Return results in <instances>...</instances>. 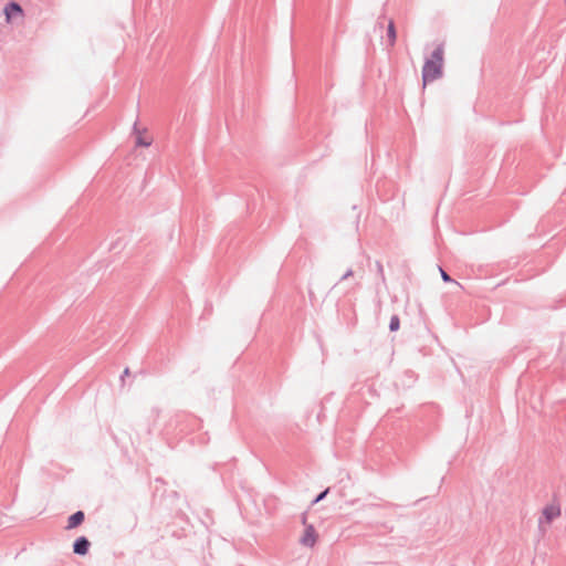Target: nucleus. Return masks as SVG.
<instances>
[{
    "instance_id": "nucleus-1",
    "label": "nucleus",
    "mask_w": 566,
    "mask_h": 566,
    "mask_svg": "<svg viewBox=\"0 0 566 566\" xmlns=\"http://www.w3.org/2000/svg\"><path fill=\"white\" fill-rule=\"evenodd\" d=\"M444 50L438 45L422 67V86L442 76Z\"/></svg>"
},
{
    "instance_id": "nucleus-2",
    "label": "nucleus",
    "mask_w": 566,
    "mask_h": 566,
    "mask_svg": "<svg viewBox=\"0 0 566 566\" xmlns=\"http://www.w3.org/2000/svg\"><path fill=\"white\" fill-rule=\"evenodd\" d=\"M562 509L560 503L557 500H553L551 503L546 504L542 510V517L539 520V524L549 525L554 520L560 516Z\"/></svg>"
},
{
    "instance_id": "nucleus-3",
    "label": "nucleus",
    "mask_w": 566,
    "mask_h": 566,
    "mask_svg": "<svg viewBox=\"0 0 566 566\" xmlns=\"http://www.w3.org/2000/svg\"><path fill=\"white\" fill-rule=\"evenodd\" d=\"M303 524L305 528L300 538V542L303 546L314 547L318 541V533L313 525L306 524L305 517L303 518Z\"/></svg>"
},
{
    "instance_id": "nucleus-4",
    "label": "nucleus",
    "mask_w": 566,
    "mask_h": 566,
    "mask_svg": "<svg viewBox=\"0 0 566 566\" xmlns=\"http://www.w3.org/2000/svg\"><path fill=\"white\" fill-rule=\"evenodd\" d=\"M136 135V144L138 146L148 147L153 143L151 136L147 133L146 129H135Z\"/></svg>"
},
{
    "instance_id": "nucleus-5",
    "label": "nucleus",
    "mask_w": 566,
    "mask_h": 566,
    "mask_svg": "<svg viewBox=\"0 0 566 566\" xmlns=\"http://www.w3.org/2000/svg\"><path fill=\"white\" fill-rule=\"evenodd\" d=\"M85 518V515L82 511H77L72 514L67 520L66 530H73L81 525Z\"/></svg>"
},
{
    "instance_id": "nucleus-6",
    "label": "nucleus",
    "mask_w": 566,
    "mask_h": 566,
    "mask_svg": "<svg viewBox=\"0 0 566 566\" xmlns=\"http://www.w3.org/2000/svg\"><path fill=\"white\" fill-rule=\"evenodd\" d=\"M74 553L85 555L88 552L90 542L85 537H80L74 543Z\"/></svg>"
},
{
    "instance_id": "nucleus-7",
    "label": "nucleus",
    "mask_w": 566,
    "mask_h": 566,
    "mask_svg": "<svg viewBox=\"0 0 566 566\" xmlns=\"http://www.w3.org/2000/svg\"><path fill=\"white\" fill-rule=\"evenodd\" d=\"M4 13L7 21L10 22L14 15H22V8L18 3H10L6 7Z\"/></svg>"
},
{
    "instance_id": "nucleus-8",
    "label": "nucleus",
    "mask_w": 566,
    "mask_h": 566,
    "mask_svg": "<svg viewBox=\"0 0 566 566\" xmlns=\"http://www.w3.org/2000/svg\"><path fill=\"white\" fill-rule=\"evenodd\" d=\"M396 38H397V33H396L395 24H394V21H390L388 24V40H389L390 46L395 45Z\"/></svg>"
},
{
    "instance_id": "nucleus-9",
    "label": "nucleus",
    "mask_w": 566,
    "mask_h": 566,
    "mask_svg": "<svg viewBox=\"0 0 566 566\" xmlns=\"http://www.w3.org/2000/svg\"><path fill=\"white\" fill-rule=\"evenodd\" d=\"M400 327V319L397 315H394L391 318H390V324H389V328L391 332H396L398 331Z\"/></svg>"
},
{
    "instance_id": "nucleus-10",
    "label": "nucleus",
    "mask_w": 566,
    "mask_h": 566,
    "mask_svg": "<svg viewBox=\"0 0 566 566\" xmlns=\"http://www.w3.org/2000/svg\"><path fill=\"white\" fill-rule=\"evenodd\" d=\"M440 273H441V277H442V280L444 282H451L452 281L451 277L449 276V274L446 271H443L442 269H440Z\"/></svg>"
},
{
    "instance_id": "nucleus-11",
    "label": "nucleus",
    "mask_w": 566,
    "mask_h": 566,
    "mask_svg": "<svg viewBox=\"0 0 566 566\" xmlns=\"http://www.w3.org/2000/svg\"><path fill=\"white\" fill-rule=\"evenodd\" d=\"M327 492H328V490H325L323 493H321V494L316 497V500L314 501V503H317V502H319L322 499H324V497H325V495L327 494Z\"/></svg>"
},
{
    "instance_id": "nucleus-12",
    "label": "nucleus",
    "mask_w": 566,
    "mask_h": 566,
    "mask_svg": "<svg viewBox=\"0 0 566 566\" xmlns=\"http://www.w3.org/2000/svg\"><path fill=\"white\" fill-rule=\"evenodd\" d=\"M124 375H126V376H127V375H129V369H128V368H126V369L124 370Z\"/></svg>"
},
{
    "instance_id": "nucleus-13",
    "label": "nucleus",
    "mask_w": 566,
    "mask_h": 566,
    "mask_svg": "<svg viewBox=\"0 0 566 566\" xmlns=\"http://www.w3.org/2000/svg\"><path fill=\"white\" fill-rule=\"evenodd\" d=\"M565 2H566V0H565Z\"/></svg>"
}]
</instances>
